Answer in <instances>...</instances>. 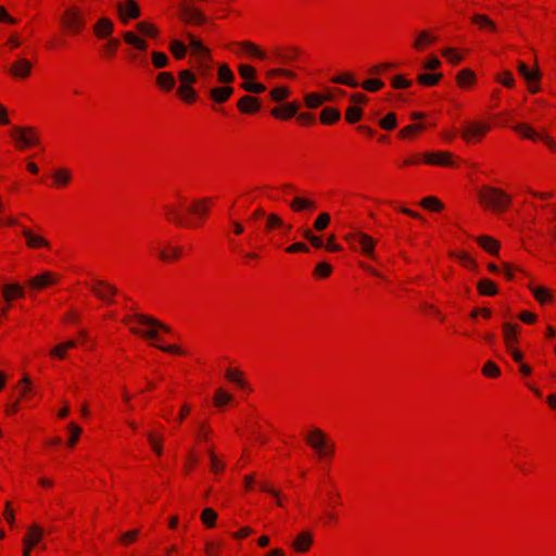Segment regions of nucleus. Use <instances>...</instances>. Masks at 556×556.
Wrapping results in <instances>:
<instances>
[{
  "instance_id": "nucleus-9",
  "label": "nucleus",
  "mask_w": 556,
  "mask_h": 556,
  "mask_svg": "<svg viewBox=\"0 0 556 556\" xmlns=\"http://www.w3.org/2000/svg\"><path fill=\"white\" fill-rule=\"evenodd\" d=\"M212 204V198H201L191 201L188 206V214L190 217H187L186 228H201L208 216Z\"/></svg>"
},
{
  "instance_id": "nucleus-51",
  "label": "nucleus",
  "mask_w": 556,
  "mask_h": 556,
  "mask_svg": "<svg viewBox=\"0 0 556 556\" xmlns=\"http://www.w3.org/2000/svg\"><path fill=\"white\" fill-rule=\"evenodd\" d=\"M332 274V266L327 262H319L313 271L316 279H326Z\"/></svg>"
},
{
  "instance_id": "nucleus-33",
  "label": "nucleus",
  "mask_w": 556,
  "mask_h": 556,
  "mask_svg": "<svg viewBox=\"0 0 556 556\" xmlns=\"http://www.w3.org/2000/svg\"><path fill=\"white\" fill-rule=\"evenodd\" d=\"M237 106L239 111L244 114H254L261 109L258 100L252 96H243L238 101Z\"/></svg>"
},
{
  "instance_id": "nucleus-4",
  "label": "nucleus",
  "mask_w": 556,
  "mask_h": 556,
  "mask_svg": "<svg viewBox=\"0 0 556 556\" xmlns=\"http://www.w3.org/2000/svg\"><path fill=\"white\" fill-rule=\"evenodd\" d=\"M477 199L482 208L494 214L506 212L513 203L511 194L490 185H483L478 189Z\"/></svg>"
},
{
  "instance_id": "nucleus-46",
  "label": "nucleus",
  "mask_w": 556,
  "mask_h": 556,
  "mask_svg": "<svg viewBox=\"0 0 556 556\" xmlns=\"http://www.w3.org/2000/svg\"><path fill=\"white\" fill-rule=\"evenodd\" d=\"M518 72L530 84L538 81L540 78L539 70L530 68L525 62H519Z\"/></svg>"
},
{
  "instance_id": "nucleus-42",
  "label": "nucleus",
  "mask_w": 556,
  "mask_h": 556,
  "mask_svg": "<svg viewBox=\"0 0 556 556\" xmlns=\"http://www.w3.org/2000/svg\"><path fill=\"white\" fill-rule=\"evenodd\" d=\"M147 439L152 451L161 456L163 454V435L155 430L147 433Z\"/></svg>"
},
{
  "instance_id": "nucleus-60",
  "label": "nucleus",
  "mask_w": 556,
  "mask_h": 556,
  "mask_svg": "<svg viewBox=\"0 0 556 556\" xmlns=\"http://www.w3.org/2000/svg\"><path fill=\"white\" fill-rule=\"evenodd\" d=\"M483 376L488 378H498L501 376V368L492 361H488L482 367Z\"/></svg>"
},
{
  "instance_id": "nucleus-55",
  "label": "nucleus",
  "mask_w": 556,
  "mask_h": 556,
  "mask_svg": "<svg viewBox=\"0 0 556 556\" xmlns=\"http://www.w3.org/2000/svg\"><path fill=\"white\" fill-rule=\"evenodd\" d=\"M137 29L142 35H157L162 31L154 23L150 21H142L137 24Z\"/></svg>"
},
{
  "instance_id": "nucleus-7",
  "label": "nucleus",
  "mask_w": 556,
  "mask_h": 556,
  "mask_svg": "<svg viewBox=\"0 0 556 556\" xmlns=\"http://www.w3.org/2000/svg\"><path fill=\"white\" fill-rule=\"evenodd\" d=\"M178 22L191 29L199 28L207 23L204 12L190 1L179 0L176 7Z\"/></svg>"
},
{
  "instance_id": "nucleus-18",
  "label": "nucleus",
  "mask_w": 556,
  "mask_h": 556,
  "mask_svg": "<svg viewBox=\"0 0 556 556\" xmlns=\"http://www.w3.org/2000/svg\"><path fill=\"white\" fill-rule=\"evenodd\" d=\"M225 379L231 383L237 390L250 393L252 392V387L248 379L244 376V372L237 367H228L225 370Z\"/></svg>"
},
{
  "instance_id": "nucleus-36",
  "label": "nucleus",
  "mask_w": 556,
  "mask_h": 556,
  "mask_svg": "<svg viewBox=\"0 0 556 556\" xmlns=\"http://www.w3.org/2000/svg\"><path fill=\"white\" fill-rule=\"evenodd\" d=\"M78 344L76 340H67L63 343L55 345L50 351V356L55 359H64L67 355V352L75 349Z\"/></svg>"
},
{
  "instance_id": "nucleus-50",
  "label": "nucleus",
  "mask_w": 556,
  "mask_h": 556,
  "mask_svg": "<svg viewBox=\"0 0 556 556\" xmlns=\"http://www.w3.org/2000/svg\"><path fill=\"white\" fill-rule=\"evenodd\" d=\"M420 205L431 212H441L444 208V204L435 197H426L420 201Z\"/></svg>"
},
{
  "instance_id": "nucleus-35",
  "label": "nucleus",
  "mask_w": 556,
  "mask_h": 556,
  "mask_svg": "<svg viewBox=\"0 0 556 556\" xmlns=\"http://www.w3.org/2000/svg\"><path fill=\"white\" fill-rule=\"evenodd\" d=\"M298 110H299V105L296 103L289 102L281 106H277V108L273 109L271 114L277 118L287 121V119H290L291 117H293L296 114Z\"/></svg>"
},
{
  "instance_id": "nucleus-45",
  "label": "nucleus",
  "mask_w": 556,
  "mask_h": 556,
  "mask_svg": "<svg viewBox=\"0 0 556 556\" xmlns=\"http://www.w3.org/2000/svg\"><path fill=\"white\" fill-rule=\"evenodd\" d=\"M177 94L187 104L194 103L198 99L195 89L192 86H180L177 88Z\"/></svg>"
},
{
  "instance_id": "nucleus-15",
  "label": "nucleus",
  "mask_w": 556,
  "mask_h": 556,
  "mask_svg": "<svg viewBox=\"0 0 556 556\" xmlns=\"http://www.w3.org/2000/svg\"><path fill=\"white\" fill-rule=\"evenodd\" d=\"M125 42L130 47L127 50V54L130 60L139 61L143 64L147 62L143 52L148 49V42L144 37H124Z\"/></svg>"
},
{
  "instance_id": "nucleus-61",
  "label": "nucleus",
  "mask_w": 556,
  "mask_h": 556,
  "mask_svg": "<svg viewBox=\"0 0 556 556\" xmlns=\"http://www.w3.org/2000/svg\"><path fill=\"white\" fill-rule=\"evenodd\" d=\"M67 429L70 432V438H68L67 444L70 447H74L76 445V443L78 442L83 430L79 426H77L74 422L68 424Z\"/></svg>"
},
{
  "instance_id": "nucleus-56",
  "label": "nucleus",
  "mask_w": 556,
  "mask_h": 556,
  "mask_svg": "<svg viewBox=\"0 0 556 556\" xmlns=\"http://www.w3.org/2000/svg\"><path fill=\"white\" fill-rule=\"evenodd\" d=\"M210 457V469L213 473H220L225 469V464L217 457L212 448L207 451Z\"/></svg>"
},
{
  "instance_id": "nucleus-63",
  "label": "nucleus",
  "mask_w": 556,
  "mask_h": 556,
  "mask_svg": "<svg viewBox=\"0 0 556 556\" xmlns=\"http://www.w3.org/2000/svg\"><path fill=\"white\" fill-rule=\"evenodd\" d=\"M363 89L369 92H376L383 88L384 83L377 78H369L359 84Z\"/></svg>"
},
{
  "instance_id": "nucleus-6",
  "label": "nucleus",
  "mask_w": 556,
  "mask_h": 556,
  "mask_svg": "<svg viewBox=\"0 0 556 556\" xmlns=\"http://www.w3.org/2000/svg\"><path fill=\"white\" fill-rule=\"evenodd\" d=\"M189 204L188 198L182 192H175L163 205L165 219L176 226L186 228Z\"/></svg>"
},
{
  "instance_id": "nucleus-5",
  "label": "nucleus",
  "mask_w": 556,
  "mask_h": 556,
  "mask_svg": "<svg viewBox=\"0 0 556 556\" xmlns=\"http://www.w3.org/2000/svg\"><path fill=\"white\" fill-rule=\"evenodd\" d=\"M305 443L314 451L321 462H329L336 454V444L320 428H313L304 435Z\"/></svg>"
},
{
  "instance_id": "nucleus-21",
  "label": "nucleus",
  "mask_w": 556,
  "mask_h": 556,
  "mask_svg": "<svg viewBox=\"0 0 556 556\" xmlns=\"http://www.w3.org/2000/svg\"><path fill=\"white\" fill-rule=\"evenodd\" d=\"M92 293L102 301L111 303L116 294V288L104 280H94L90 285Z\"/></svg>"
},
{
  "instance_id": "nucleus-19",
  "label": "nucleus",
  "mask_w": 556,
  "mask_h": 556,
  "mask_svg": "<svg viewBox=\"0 0 556 556\" xmlns=\"http://www.w3.org/2000/svg\"><path fill=\"white\" fill-rule=\"evenodd\" d=\"M422 162L427 165L453 167L454 155L448 151L426 152L422 154Z\"/></svg>"
},
{
  "instance_id": "nucleus-30",
  "label": "nucleus",
  "mask_w": 556,
  "mask_h": 556,
  "mask_svg": "<svg viewBox=\"0 0 556 556\" xmlns=\"http://www.w3.org/2000/svg\"><path fill=\"white\" fill-rule=\"evenodd\" d=\"M43 536V530L38 525H31L27 528L25 535L23 536V545H28L35 548L40 544Z\"/></svg>"
},
{
  "instance_id": "nucleus-47",
  "label": "nucleus",
  "mask_w": 556,
  "mask_h": 556,
  "mask_svg": "<svg viewBox=\"0 0 556 556\" xmlns=\"http://www.w3.org/2000/svg\"><path fill=\"white\" fill-rule=\"evenodd\" d=\"M340 116L341 114L339 110L327 106L320 112L319 119L320 123L325 125H331L338 122L340 119Z\"/></svg>"
},
{
  "instance_id": "nucleus-2",
  "label": "nucleus",
  "mask_w": 556,
  "mask_h": 556,
  "mask_svg": "<svg viewBox=\"0 0 556 556\" xmlns=\"http://www.w3.org/2000/svg\"><path fill=\"white\" fill-rule=\"evenodd\" d=\"M122 323L132 334L150 342H163L165 340L164 336L169 333V328L166 325L140 313L124 316Z\"/></svg>"
},
{
  "instance_id": "nucleus-29",
  "label": "nucleus",
  "mask_w": 556,
  "mask_h": 556,
  "mask_svg": "<svg viewBox=\"0 0 556 556\" xmlns=\"http://www.w3.org/2000/svg\"><path fill=\"white\" fill-rule=\"evenodd\" d=\"M235 52L240 56H251L256 59H265V53L255 43L250 41H241L236 45Z\"/></svg>"
},
{
  "instance_id": "nucleus-49",
  "label": "nucleus",
  "mask_w": 556,
  "mask_h": 556,
  "mask_svg": "<svg viewBox=\"0 0 556 556\" xmlns=\"http://www.w3.org/2000/svg\"><path fill=\"white\" fill-rule=\"evenodd\" d=\"M442 77H443V75L440 73H438V74L422 73L417 76V81H418V84H420L422 86L433 87L440 83Z\"/></svg>"
},
{
  "instance_id": "nucleus-41",
  "label": "nucleus",
  "mask_w": 556,
  "mask_h": 556,
  "mask_svg": "<svg viewBox=\"0 0 556 556\" xmlns=\"http://www.w3.org/2000/svg\"><path fill=\"white\" fill-rule=\"evenodd\" d=\"M290 207L295 213L303 211H314L316 208V203L313 200H308L302 197H295L291 201Z\"/></svg>"
},
{
  "instance_id": "nucleus-26",
  "label": "nucleus",
  "mask_w": 556,
  "mask_h": 556,
  "mask_svg": "<svg viewBox=\"0 0 556 556\" xmlns=\"http://www.w3.org/2000/svg\"><path fill=\"white\" fill-rule=\"evenodd\" d=\"M471 24L476 27L477 31L481 33H498L502 31L494 21L485 14H475L471 16Z\"/></svg>"
},
{
  "instance_id": "nucleus-11",
  "label": "nucleus",
  "mask_w": 556,
  "mask_h": 556,
  "mask_svg": "<svg viewBox=\"0 0 556 556\" xmlns=\"http://www.w3.org/2000/svg\"><path fill=\"white\" fill-rule=\"evenodd\" d=\"M491 128L492 124L489 121H469L464 125L460 137L468 144H477L483 140Z\"/></svg>"
},
{
  "instance_id": "nucleus-53",
  "label": "nucleus",
  "mask_w": 556,
  "mask_h": 556,
  "mask_svg": "<svg viewBox=\"0 0 556 556\" xmlns=\"http://www.w3.org/2000/svg\"><path fill=\"white\" fill-rule=\"evenodd\" d=\"M331 83L346 85L352 88H356L359 86V83L350 73H343L341 75L332 77Z\"/></svg>"
},
{
  "instance_id": "nucleus-48",
  "label": "nucleus",
  "mask_w": 556,
  "mask_h": 556,
  "mask_svg": "<svg viewBox=\"0 0 556 556\" xmlns=\"http://www.w3.org/2000/svg\"><path fill=\"white\" fill-rule=\"evenodd\" d=\"M330 100H331L330 97L324 96L318 92L307 93L304 98L305 105L309 109H316V108L320 106L323 103H325L326 101H330Z\"/></svg>"
},
{
  "instance_id": "nucleus-27",
  "label": "nucleus",
  "mask_w": 556,
  "mask_h": 556,
  "mask_svg": "<svg viewBox=\"0 0 556 556\" xmlns=\"http://www.w3.org/2000/svg\"><path fill=\"white\" fill-rule=\"evenodd\" d=\"M519 325L518 324H511V323H504L502 326V332H503V341L506 350H511V348L517 346L519 342L518 338V331H519Z\"/></svg>"
},
{
  "instance_id": "nucleus-40",
  "label": "nucleus",
  "mask_w": 556,
  "mask_h": 556,
  "mask_svg": "<svg viewBox=\"0 0 556 556\" xmlns=\"http://www.w3.org/2000/svg\"><path fill=\"white\" fill-rule=\"evenodd\" d=\"M477 243L490 254H497L500 251V242L494 238L483 235L477 238Z\"/></svg>"
},
{
  "instance_id": "nucleus-39",
  "label": "nucleus",
  "mask_w": 556,
  "mask_h": 556,
  "mask_svg": "<svg viewBox=\"0 0 556 556\" xmlns=\"http://www.w3.org/2000/svg\"><path fill=\"white\" fill-rule=\"evenodd\" d=\"M233 93V88L230 86L215 87L211 89L210 96L216 103H225Z\"/></svg>"
},
{
  "instance_id": "nucleus-58",
  "label": "nucleus",
  "mask_w": 556,
  "mask_h": 556,
  "mask_svg": "<svg viewBox=\"0 0 556 556\" xmlns=\"http://www.w3.org/2000/svg\"><path fill=\"white\" fill-rule=\"evenodd\" d=\"M218 80L224 84H230L235 80V75L227 64H222L218 67Z\"/></svg>"
},
{
  "instance_id": "nucleus-16",
  "label": "nucleus",
  "mask_w": 556,
  "mask_h": 556,
  "mask_svg": "<svg viewBox=\"0 0 556 556\" xmlns=\"http://www.w3.org/2000/svg\"><path fill=\"white\" fill-rule=\"evenodd\" d=\"M60 280V276L54 271H43L27 281V286L33 291H42L55 286Z\"/></svg>"
},
{
  "instance_id": "nucleus-38",
  "label": "nucleus",
  "mask_w": 556,
  "mask_h": 556,
  "mask_svg": "<svg viewBox=\"0 0 556 556\" xmlns=\"http://www.w3.org/2000/svg\"><path fill=\"white\" fill-rule=\"evenodd\" d=\"M477 290L483 296H494L498 293L497 285L488 278H482L478 281Z\"/></svg>"
},
{
  "instance_id": "nucleus-57",
  "label": "nucleus",
  "mask_w": 556,
  "mask_h": 556,
  "mask_svg": "<svg viewBox=\"0 0 556 556\" xmlns=\"http://www.w3.org/2000/svg\"><path fill=\"white\" fill-rule=\"evenodd\" d=\"M217 520V513L213 508H204L201 514V521L208 528H214Z\"/></svg>"
},
{
  "instance_id": "nucleus-23",
  "label": "nucleus",
  "mask_w": 556,
  "mask_h": 556,
  "mask_svg": "<svg viewBox=\"0 0 556 556\" xmlns=\"http://www.w3.org/2000/svg\"><path fill=\"white\" fill-rule=\"evenodd\" d=\"M313 544V533L311 531H302L295 535L290 546L295 553L305 554L311 551Z\"/></svg>"
},
{
  "instance_id": "nucleus-34",
  "label": "nucleus",
  "mask_w": 556,
  "mask_h": 556,
  "mask_svg": "<svg viewBox=\"0 0 556 556\" xmlns=\"http://www.w3.org/2000/svg\"><path fill=\"white\" fill-rule=\"evenodd\" d=\"M477 77L470 68H463L456 75V84L462 89H469L476 84Z\"/></svg>"
},
{
  "instance_id": "nucleus-14",
  "label": "nucleus",
  "mask_w": 556,
  "mask_h": 556,
  "mask_svg": "<svg viewBox=\"0 0 556 556\" xmlns=\"http://www.w3.org/2000/svg\"><path fill=\"white\" fill-rule=\"evenodd\" d=\"M153 250L156 253L159 260L165 263H174L179 261L184 252L182 247L168 241L160 243Z\"/></svg>"
},
{
  "instance_id": "nucleus-62",
  "label": "nucleus",
  "mask_w": 556,
  "mask_h": 556,
  "mask_svg": "<svg viewBox=\"0 0 556 556\" xmlns=\"http://www.w3.org/2000/svg\"><path fill=\"white\" fill-rule=\"evenodd\" d=\"M151 59L152 64L155 68H164L168 66V56L163 52L153 51L151 54Z\"/></svg>"
},
{
  "instance_id": "nucleus-31",
  "label": "nucleus",
  "mask_w": 556,
  "mask_h": 556,
  "mask_svg": "<svg viewBox=\"0 0 556 556\" xmlns=\"http://www.w3.org/2000/svg\"><path fill=\"white\" fill-rule=\"evenodd\" d=\"M529 289L533 298L541 304L546 305L554 302V295L551 289L544 286L530 285Z\"/></svg>"
},
{
  "instance_id": "nucleus-17",
  "label": "nucleus",
  "mask_w": 556,
  "mask_h": 556,
  "mask_svg": "<svg viewBox=\"0 0 556 556\" xmlns=\"http://www.w3.org/2000/svg\"><path fill=\"white\" fill-rule=\"evenodd\" d=\"M244 230L245 226L235 218L232 214H229L227 219V238L232 252H242V245L235 240L233 236H241L244 233Z\"/></svg>"
},
{
  "instance_id": "nucleus-64",
  "label": "nucleus",
  "mask_w": 556,
  "mask_h": 556,
  "mask_svg": "<svg viewBox=\"0 0 556 556\" xmlns=\"http://www.w3.org/2000/svg\"><path fill=\"white\" fill-rule=\"evenodd\" d=\"M442 55L452 64H459L463 55L455 48H445L442 50Z\"/></svg>"
},
{
  "instance_id": "nucleus-28",
  "label": "nucleus",
  "mask_w": 556,
  "mask_h": 556,
  "mask_svg": "<svg viewBox=\"0 0 556 556\" xmlns=\"http://www.w3.org/2000/svg\"><path fill=\"white\" fill-rule=\"evenodd\" d=\"M52 187L56 189H64L73 180V172L67 167L55 168L51 174Z\"/></svg>"
},
{
  "instance_id": "nucleus-54",
  "label": "nucleus",
  "mask_w": 556,
  "mask_h": 556,
  "mask_svg": "<svg viewBox=\"0 0 556 556\" xmlns=\"http://www.w3.org/2000/svg\"><path fill=\"white\" fill-rule=\"evenodd\" d=\"M339 521V516L334 511V508H327L323 511V515L320 516V522L324 526L330 527L337 525Z\"/></svg>"
},
{
  "instance_id": "nucleus-8",
  "label": "nucleus",
  "mask_w": 556,
  "mask_h": 556,
  "mask_svg": "<svg viewBox=\"0 0 556 556\" xmlns=\"http://www.w3.org/2000/svg\"><path fill=\"white\" fill-rule=\"evenodd\" d=\"M344 241L354 252H359L365 257L377 261L376 247L378 241L361 230H352L343 236Z\"/></svg>"
},
{
  "instance_id": "nucleus-13",
  "label": "nucleus",
  "mask_w": 556,
  "mask_h": 556,
  "mask_svg": "<svg viewBox=\"0 0 556 556\" xmlns=\"http://www.w3.org/2000/svg\"><path fill=\"white\" fill-rule=\"evenodd\" d=\"M22 236L25 239L26 247L30 250H41L42 249V250L50 251L52 248L50 240L47 239L41 233V230L36 231L28 227H23Z\"/></svg>"
},
{
  "instance_id": "nucleus-24",
  "label": "nucleus",
  "mask_w": 556,
  "mask_h": 556,
  "mask_svg": "<svg viewBox=\"0 0 556 556\" xmlns=\"http://www.w3.org/2000/svg\"><path fill=\"white\" fill-rule=\"evenodd\" d=\"M514 131L522 139L530 140L532 142L541 141L544 130H538L529 123H517L513 127Z\"/></svg>"
},
{
  "instance_id": "nucleus-59",
  "label": "nucleus",
  "mask_w": 556,
  "mask_h": 556,
  "mask_svg": "<svg viewBox=\"0 0 556 556\" xmlns=\"http://www.w3.org/2000/svg\"><path fill=\"white\" fill-rule=\"evenodd\" d=\"M363 116L362 109L356 105H351L345 111V121L350 124H355L361 121Z\"/></svg>"
},
{
  "instance_id": "nucleus-22",
  "label": "nucleus",
  "mask_w": 556,
  "mask_h": 556,
  "mask_svg": "<svg viewBox=\"0 0 556 556\" xmlns=\"http://www.w3.org/2000/svg\"><path fill=\"white\" fill-rule=\"evenodd\" d=\"M31 72L33 63L25 58L17 59L9 67V74L15 79H27Z\"/></svg>"
},
{
  "instance_id": "nucleus-43",
  "label": "nucleus",
  "mask_w": 556,
  "mask_h": 556,
  "mask_svg": "<svg viewBox=\"0 0 556 556\" xmlns=\"http://www.w3.org/2000/svg\"><path fill=\"white\" fill-rule=\"evenodd\" d=\"M3 299L9 303L24 296V288L20 285H5L2 290Z\"/></svg>"
},
{
  "instance_id": "nucleus-25",
  "label": "nucleus",
  "mask_w": 556,
  "mask_h": 556,
  "mask_svg": "<svg viewBox=\"0 0 556 556\" xmlns=\"http://www.w3.org/2000/svg\"><path fill=\"white\" fill-rule=\"evenodd\" d=\"M117 12L123 22L140 16V8L135 0H124L117 4Z\"/></svg>"
},
{
  "instance_id": "nucleus-32",
  "label": "nucleus",
  "mask_w": 556,
  "mask_h": 556,
  "mask_svg": "<svg viewBox=\"0 0 556 556\" xmlns=\"http://www.w3.org/2000/svg\"><path fill=\"white\" fill-rule=\"evenodd\" d=\"M233 401H235L233 394L228 392L226 389L217 388L215 390L214 395H213V405L216 408L223 409L227 405L232 404Z\"/></svg>"
},
{
  "instance_id": "nucleus-44",
  "label": "nucleus",
  "mask_w": 556,
  "mask_h": 556,
  "mask_svg": "<svg viewBox=\"0 0 556 556\" xmlns=\"http://www.w3.org/2000/svg\"><path fill=\"white\" fill-rule=\"evenodd\" d=\"M425 128H426L425 124H420V123L410 124V125L403 127L400 130L399 136L402 139H413V138L417 137L421 131H424Z\"/></svg>"
},
{
  "instance_id": "nucleus-20",
  "label": "nucleus",
  "mask_w": 556,
  "mask_h": 556,
  "mask_svg": "<svg viewBox=\"0 0 556 556\" xmlns=\"http://www.w3.org/2000/svg\"><path fill=\"white\" fill-rule=\"evenodd\" d=\"M105 40L98 42L94 48L102 60L111 61L115 58V54L121 46V41L117 37H103Z\"/></svg>"
},
{
  "instance_id": "nucleus-10",
  "label": "nucleus",
  "mask_w": 556,
  "mask_h": 556,
  "mask_svg": "<svg viewBox=\"0 0 556 556\" xmlns=\"http://www.w3.org/2000/svg\"><path fill=\"white\" fill-rule=\"evenodd\" d=\"M9 136L13 140L15 148L20 151L39 144V135L37 130L30 126H13L9 131Z\"/></svg>"
},
{
  "instance_id": "nucleus-37",
  "label": "nucleus",
  "mask_w": 556,
  "mask_h": 556,
  "mask_svg": "<svg viewBox=\"0 0 556 556\" xmlns=\"http://www.w3.org/2000/svg\"><path fill=\"white\" fill-rule=\"evenodd\" d=\"M156 86L164 92H169L176 85V79L170 72H161L155 79Z\"/></svg>"
},
{
  "instance_id": "nucleus-12",
  "label": "nucleus",
  "mask_w": 556,
  "mask_h": 556,
  "mask_svg": "<svg viewBox=\"0 0 556 556\" xmlns=\"http://www.w3.org/2000/svg\"><path fill=\"white\" fill-rule=\"evenodd\" d=\"M61 25L64 31L80 33L85 25L84 15L77 8H68L61 16Z\"/></svg>"
},
{
  "instance_id": "nucleus-3",
  "label": "nucleus",
  "mask_w": 556,
  "mask_h": 556,
  "mask_svg": "<svg viewBox=\"0 0 556 556\" xmlns=\"http://www.w3.org/2000/svg\"><path fill=\"white\" fill-rule=\"evenodd\" d=\"M264 219L262 235L265 243L273 248H280L286 242V237L292 229V225L286 223L278 214H267L265 210L258 207L250 216L251 222Z\"/></svg>"
},
{
  "instance_id": "nucleus-52",
  "label": "nucleus",
  "mask_w": 556,
  "mask_h": 556,
  "mask_svg": "<svg viewBox=\"0 0 556 556\" xmlns=\"http://www.w3.org/2000/svg\"><path fill=\"white\" fill-rule=\"evenodd\" d=\"M93 29L96 35H109L114 30L112 21L106 17L100 18Z\"/></svg>"
},
{
  "instance_id": "nucleus-1",
  "label": "nucleus",
  "mask_w": 556,
  "mask_h": 556,
  "mask_svg": "<svg viewBox=\"0 0 556 556\" xmlns=\"http://www.w3.org/2000/svg\"><path fill=\"white\" fill-rule=\"evenodd\" d=\"M186 38L187 41L172 40L169 42L170 53L177 60L186 58L189 53L199 73L203 76H208L212 71L210 49L198 37Z\"/></svg>"
}]
</instances>
